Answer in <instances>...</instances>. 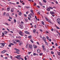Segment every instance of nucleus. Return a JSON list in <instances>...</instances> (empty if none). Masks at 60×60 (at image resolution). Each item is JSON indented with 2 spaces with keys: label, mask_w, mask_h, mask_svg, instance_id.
<instances>
[{
  "label": "nucleus",
  "mask_w": 60,
  "mask_h": 60,
  "mask_svg": "<svg viewBox=\"0 0 60 60\" xmlns=\"http://www.w3.org/2000/svg\"><path fill=\"white\" fill-rule=\"evenodd\" d=\"M24 24V23L22 22H21V23L20 24V25L19 26V27L21 28V29H23L24 27L23 26H22Z\"/></svg>",
  "instance_id": "1"
},
{
  "label": "nucleus",
  "mask_w": 60,
  "mask_h": 60,
  "mask_svg": "<svg viewBox=\"0 0 60 60\" xmlns=\"http://www.w3.org/2000/svg\"><path fill=\"white\" fill-rule=\"evenodd\" d=\"M5 45V44L4 43L0 44V48H3Z\"/></svg>",
  "instance_id": "2"
},
{
  "label": "nucleus",
  "mask_w": 60,
  "mask_h": 60,
  "mask_svg": "<svg viewBox=\"0 0 60 60\" xmlns=\"http://www.w3.org/2000/svg\"><path fill=\"white\" fill-rule=\"evenodd\" d=\"M57 22L59 25H60V19L58 18L57 19Z\"/></svg>",
  "instance_id": "3"
},
{
  "label": "nucleus",
  "mask_w": 60,
  "mask_h": 60,
  "mask_svg": "<svg viewBox=\"0 0 60 60\" xmlns=\"http://www.w3.org/2000/svg\"><path fill=\"white\" fill-rule=\"evenodd\" d=\"M29 49H30L31 50H32V49H33L32 45H29Z\"/></svg>",
  "instance_id": "4"
},
{
  "label": "nucleus",
  "mask_w": 60,
  "mask_h": 60,
  "mask_svg": "<svg viewBox=\"0 0 60 60\" xmlns=\"http://www.w3.org/2000/svg\"><path fill=\"white\" fill-rule=\"evenodd\" d=\"M19 34L20 35H21V36H23V35H24L23 34H23V32H22V31H20V32H19Z\"/></svg>",
  "instance_id": "5"
},
{
  "label": "nucleus",
  "mask_w": 60,
  "mask_h": 60,
  "mask_svg": "<svg viewBox=\"0 0 60 60\" xmlns=\"http://www.w3.org/2000/svg\"><path fill=\"white\" fill-rule=\"evenodd\" d=\"M45 47V45H42V48L43 49L44 51H45V48L44 47Z\"/></svg>",
  "instance_id": "6"
},
{
  "label": "nucleus",
  "mask_w": 60,
  "mask_h": 60,
  "mask_svg": "<svg viewBox=\"0 0 60 60\" xmlns=\"http://www.w3.org/2000/svg\"><path fill=\"white\" fill-rule=\"evenodd\" d=\"M42 39H43V40L44 41V42L46 41V38L45 37H43Z\"/></svg>",
  "instance_id": "7"
},
{
  "label": "nucleus",
  "mask_w": 60,
  "mask_h": 60,
  "mask_svg": "<svg viewBox=\"0 0 60 60\" xmlns=\"http://www.w3.org/2000/svg\"><path fill=\"white\" fill-rule=\"evenodd\" d=\"M15 58H16L17 59H18L19 60H20V59H21V57H18L17 56H15Z\"/></svg>",
  "instance_id": "8"
},
{
  "label": "nucleus",
  "mask_w": 60,
  "mask_h": 60,
  "mask_svg": "<svg viewBox=\"0 0 60 60\" xmlns=\"http://www.w3.org/2000/svg\"><path fill=\"white\" fill-rule=\"evenodd\" d=\"M24 33L26 34H30V33H29L28 32V31H24Z\"/></svg>",
  "instance_id": "9"
},
{
  "label": "nucleus",
  "mask_w": 60,
  "mask_h": 60,
  "mask_svg": "<svg viewBox=\"0 0 60 60\" xmlns=\"http://www.w3.org/2000/svg\"><path fill=\"white\" fill-rule=\"evenodd\" d=\"M13 11H14V10L13 8H12L11 10V12H13Z\"/></svg>",
  "instance_id": "10"
},
{
  "label": "nucleus",
  "mask_w": 60,
  "mask_h": 60,
  "mask_svg": "<svg viewBox=\"0 0 60 60\" xmlns=\"http://www.w3.org/2000/svg\"><path fill=\"white\" fill-rule=\"evenodd\" d=\"M50 13L52 15L53 14H55V13L53 12L52 11H50Z\"/></svg>",
  "instance_id": "11"
},
{
  "label": "nucleus",
  "mask_w": 60,
  "mask_h": 60,
  "mask_svg": "<svg viewBox=\"0 0 60 60\" xmlns=\"http://www.w3.org/2000/svg\"><path fill=\"white\" fill-rule=\"evenodd\" d=\"M4 33L5 34H6L8 33V32L6 31H4Z\"/></svg>",
  "instance_id": "12"
},
{
  "label": "nucleus",
  "mask_w": 60,
  "mask_h": 60,
  "mask_svg": "<svg viewBox=\"0 0 60 60\" xmlns=\"http://www.w3.org/2000/svg\"><path fill=\"white\" fill-rule=\"evenodd\" d=\"M11 9V8L10 7H8L7 8V10L8 11H9V10H10V9Z\"/></svg>",
  "instance_id": "13"
},
{
  "label": "nucleus",
  "mask_w": 60,
  "mask_h": 60,
  "mask_svg": "<svg viewBox=\"0 0 60 60\" xmlns=\"http://www.w3.org/2000/svg\"><path fill=\"white\" fill-rule=\"evenodd\" d=\"M35 32H36V30L35 29L33 30V32L34 34H35Z\"/></svg>",
  "instance_id": "14"
},
{
  "label": "nucleus",
  "mask_w": 60,
  "mask_h": 60,
  "mask_svg": "<svg viewBox=\"0 0 60 60\" xmlns=\"http://www.w3.org/2000/svg\"><path fill=\"white\" fill-rule=\"evenodd\" d=\"M33 47L34 49H36L37 48V46L35 45H33Z\"/></svg>",
  "instance_id": "15"
},
{
  "label": "nucleus",
  "mask_w": 60,
  "mask_h": 60,
  "mask_svg": "<svg viewBox=\"0 0 60 60\" xmlns=\"http://www.w3.org/2000/svg\"><path fill=\"white\" fill-rule=\"evenodd\" d=\"M22 42H20L19 43V45H21V44H22Z\"/></svg>",
  "instance_id": "16"
},
{
  "label": "nucleus",
  "mask_w": 60,
  "mask_h": 60,
  "mask_svg": "<svg viewBox=\"0 0 60 60\" xmlns=\"http://www.w3.org/2000/svg\"><path fill=\"white\" fill-rule=\"evenodd\" d=\"M37 52L38 53H40V50L39 49H38L37 50Z\"/></svg>",
  "instance_id": "17"
},
{
  "label": "nucleus",
  "mask_w": 60,
  "mask_h": 60,
  "mask_svg": "<svg viewBox=\"0 0 60 60\" xmlns=\"http://www.w3.org/2000/svg\"><path fill=\"white\" fill-rule=\"evenodd\" d=\"M19 16H21V15H22V13H21V12H19Z\"/></svg>",
  "instance_id": "18"
},
{
  "label": "nucleus",
  "mask_w": 60,
  "mask_h": 60,
  "mask_svg": "<svg viewBox=\"0 0 60 60\" xmlns=\"http://www.w3.org/2000/svg\"><path fill=\"white\" fill-rule=\"evenodd\" d=\"M47 10L48 11H49L50 10V8H48L47 9Z\"/></svg>",
  "instance_id": "19"
},
{
  "label": "nucleus",
  "mask_w": 60,
  "mask_h": 60,
  "mask_svg": "<svg viewBox=\"0 0 60 60\" xmlns=\"http://www.w3.org/2000/svg\"><path fill=\"white\" fill-rule=\"evenodd\" d=\"M16 38H21V37L20 36H16Z\"/></svg>",
  "instance_id": "20"
},
{
  "label": "nucleus",
  "mask_w": 60,
  "mask_h": 60,
  "mask_svg": "<svg viewBox=\"0 0 60 60\" xmlns=\"http://www.w3.org/2000/svg\"><path fill=\"white\" fill-rule=\"evenodd\" d=\"M57 53L59 56H60V52H57Z\"/></svg>",
  "instance_id": "21"
},
{
  "label": "nucleus",
  "mask_w": 60,
  "mask_h": 60,
  "mask_svg": "<svg viewBox=\"0 0 60 60\" xmlns=\"http://www.w3.org/2000/svg\"><path fill=\"white\" fill-rule=\"evenodd\" d=\"M39 4L40 5H41V6H43V4H42V3L40 2H39Z\"/></svg>",
  "instance_id": "22"
},
{
  "label": "nucleus",
  "mask_w": 60,
  "mask_h": 60,
  "mask_svg": "<svg viewBox=\"0 0 60 60\" xmlns=\"http://www.w3.org/2000/svg\"><path fill=\"white\" fill-rule=\"evenodd\" d=\"M41 23L44 26V22H43V21H42Z\"/></svg>",
  "instance_id": "23"
},
{
  "label": "nucleus",
  "mask_w": 60,
  "mask_h": 60,
  "mask_svg": "<svg viewBox=\"0 0 60 60\" xmlns=\"http://www.w3.org/2000/svg\"><path fill=\"white\" fill-rule=\"evenodd\" d=\"M16 41L17 42H19L20 41H19L18 40L16 39Z\"/></svg>",
  "instance_id": "24"
},
{
  "label": "nucleus",
  "mask_w": 60,
  "mask_h": 60,
  "mask_svg": "<svg viewBox=\"0 0 60 60\" xmlns=\"http://www.w3.org/2000/svg\"><path fill=\"white\" fill-rule=\"evenodd\" d=\"M25 20L26 22H28V20L26 18Z\"/></svg>",
  "instance_id": "25"
},
{
  "label": "nucleus",
  "mask_w": 60,
  "mask_h": 60,
  "mask_svg": "<svg viewBox=\"0 0 60 60\" xmlns=\"http://www.w3.org/2000/svg\"><path fill=\"white\" fill-rule=\"evenodd\" d=\"M45 42V44H46V45H48V43L47 42V41H46Z\"/></svg>",
  "instance_id": "26"
},
{
  "label": "nucleus",
  "mask_w": 60,
  "mask_h": 60,
  "mask_svg": "<svg viewBox=\"0 0 60 60\" xmlns=\"http://www.w3.org/2000/svg\"><path fill=\"white\" fill-rule=\"evenodd\" d=\"M28 38H32V36H28Z\"/></svg>",
  "instance_id": "27"
},
{
  "label": "nucleus",
  "mask_w": 60,
  "mask_h": 60,
  "mask_svg": "<svg viewBox=\"0 0 60 60\" xmlns=\"http://www.w3.org/2000/svg\"><path fill=\"white\" fill-rule=\"evenodd\" d=\"M30 11L32 13V14H34V13L33 12V10H31Z\"/></svg>",
  "instance_id": "28"
},
{
  "label": "nucleus",
  "mask_w": 60,
  "mask_h": 60,
  "mask_svg": "<svg viewBox=\"0 0 60 60\" xmlns=\"http://www.w3.org/2000/svg\"><path fill=\"white\" fill-rule=\"evenodd\" d=\"M13 43L17 44V43L15 42V41H14L13 42Z\"/></svg>",
  "instance_id": "29"
},
{
  "label": "nucleus",
  "mask_w": 60,
  "mask_h": 60,
  "mask_svg": "<svg viewBox=\"0 0 60 60\" xmlns=\"http://www.w3.org/2000/svg\"><path fill=\"white\" fill-rule=\"evenodd\" d=\"M47 40H49V38L48 36H47L46 37Z\"/></svg>",
  "instance_id": "30"
},
{
  "label": "nucleus",
  "mask_w": 60,
  "mask_h": 60,
  "mask_svg": "<svg viewBox=\"0 0 60 60\" xmlns=\"http://www.w3.org/2000/svg\"><path fill=\"white\" fill-rule=\"evenodd\" d=\"M56 27L57 29H60V28L58 27V26H56Z\"/></svg>",
  "instance_id": "31"
},
{
  "label": "nucleus",
  "mask_w": 60,
  "mask_h": 60,
  "mask_svg": "<svg viewBox=\"0 0 60 60\" xmlns=\"http://www.w3.org/2000/svg\"><path fill=\"white\" fill-rule=\"evenodd\" d=\"M29 17L30 18H31V15H30V14H29Z\"/></svg>",
  "instance_id": "32"
},
{
  "label": "nucleus",
  "mask_w": 60,
  "mask_h": 60,
  "mask_svg": "<svg viewBox=\"0 0 60 60\" xmlns=\"http://www.w3.org/2000/svg\"><path fill=\"white\" fill-rule=\"evenodd\" d=\"M10 45H14V44L12 43H10Z\"/></svg>",
  "instance_id": "33"
},
{
  "label": "nucleus",
  "mask_w": 60,
  "mask_h": 60,
  "mask_svg": "<svg viewBox=\"0 0 60 60\" xmlns=\"http://www.w3.org/2000/svg\"><path fill=\"white\" fill-rule=\"evenodd\" d=\"M30 41L31 42H32V43H34V41H33V40L31 39L30 40Z\"/></svg>",
  "instance_id": "34"
},
{
  "label": "nucleus",
  "mask_w": 60,
  "mask_h": 60,
  "mask_svg": "<svg viewBox=\"0 0 60 60\" xmlns=\"http://www.w3.org/2000/svg\"><path fill=\"white\" fill-rule=\"evenodd\" d=\"M14 23H16V20L15 19H14Z\"/></svg>",
  "instance_id": "35"
},
{
  "label": "nucleus",
  "mask_w": 60,
  "mask_h": 60,
  "mask_svg": "<svg viewBox=\"0 0 60 60\" xmlns=\"http://www.w3.org/2000/svg\"><path fill=\"white\" fill-rule=\"evenodd\" d=\"M5 24H6V25H7V26H9V24L7 23H6Z\"/></svg>",
  "instance_id": "36"
},
{
  "label": "nucleus",
  "mask_w": 60,
  "mask_h": 60,
  "mask_svg": "<svg viewBox=\"0 0 60 60\" xmlns=\"http://www.w3.org/2000/svg\"><path fill=\"white\" fill-rule=\"evenodd\" d=\"M45 19H46V20H47V21L48 20V19L47 18V17H45Z\"/></svg>",
  "instance_id": "37"
},
{
  "label": "nucleus",
  "mask_w": 60,
  "mask_h": 60,
  "mask_svg": "<svg viewBox=\"0 0 60 60\" xmlns=\"http://www.w3.org/2000/svg\"><path fill=\"white\" fill-rule=\"evenodd\" d=\"M43 2H44V3H46V1L45 0H43Z\"/></svg>",
  "instance_id": "38"
},
{
  "label": "nucleus",
  "mask_w": 60,
  "mask_h": 60,
  "mask_svg": "<svg viewBox=\"0 0 60 60\" xmlns=\"http://www.w3.org/2000/svg\"><path fill=\"white\" fill-rule=\"evenodd\" d=\"M15 52L16 53H17V54H19V53L18 52Z\"/></svg>",
  "instance_id": "39"
},
{
  "label": "nucleus",
  "mask_w": 60,
  "mask_h": 60,
  "mask_svg": "<svg viewBox=\"0 0 60 60\" xmlns=\"http://www.w3.org/2000/svg\"><path fill=\"white\" fill-rule=\"evenodd\" d=\"M49 8H50L51 9H53V8H51L50 7H49Z\"/></svg>",
  "instance_id": "40"
},
{
  "label": "nucleus",
  "mask_w": 60,
  "mask_h": 60,
  "mask_svg": "<svg viewBox=\"0 0 60 60\" xmlns=\"http://www.w3.org/2000/svg\"><path fill=\"white\" fill-rule=\"evenodd\" d=\"M26 56H25V60H27V58H26Z\"/></svg>",
  "instance_id": "41"
},
{
  "label": "nucleus",
  "mask_w": 60,
  "mask_h": 60,
  "mask_svg": "<svg viewBox=\"0 0 60 60\" xmlns=\"http://www.w3.org/2000/svg\"><path fill=\"white\" fill-rule=\"evenodd\" d=\"M51 53L52 54H54V52H51Z\"/></svg>",
  "instance_id": "42"
},
{
  "label": "nucleus",
  "mask_w": 60,
  "mask_h": 60,
  "mask_svg": "<svg viewBox=\"0 0 60 60\" xmlns=\"http://www.w3.org/2000/svg\"><path fill=\"white\" fill-rule=\"evenodd\" d=\"M31 53H32V52H28V55H30V54H31Z\"/></svg>",
  "instance_id": "43"
},
{
  "label": "nucleus",
  "mask_w": 60,
  "mask_h": 60,
  "mask_svg": "<svg viewBox=\"0 0 60 60\" xmlns=\"http://www.w3.org/2000/svg\"><path fill=\"white\" fill-rule=\"evenodd\" d=\"M6 15H7V16L8 17V16H9V15L8 14V13H7V14Z\"/></svg>",
  "instance_id": "44"
},
{
  "label": "nucleus",
  "mask_w": 60,
  "mask_h": 60,
  "mask_svg": "<svg viewBox=\"0 0 60 60\" xmlns=\"http://www.w3.org/2000/svg\"><path fill=\"white\" fill-rule=\"evenodd\" d=\"M1 53H5V52H4V51H3L2 52H1Z\"/></svg>",
  "instance_id": "45"
},
{
  "label": "nucleus",
  "mask_w": 60,
  "mask_h": 60,
  "mask_svg": "<svg viewBox=\"0 0 60 60\" xmlns=\"http://www.w3.org/2000/svg\"><path fill=\"white\" fill-rule=\"evenodd\" d=\"M42 54H43L42 53H40V56H41V55H42Z\"/></svg>",
  "instance_id": "46"
},
{
  "label": "nucleus",
  "mask_w": 60,
  "mask_h": 60,
  "mask_svg": "<svg viewBox=\"0 0 60 60\" xmlns=\"http://www.w3.org/2000/svg\"><path fill=\"white\" fill-rule=\"evenodd\" d=\"M6 14V13L4 12L3 14L4 15V16H5V14Z\"/></svg>",
  "instance_id": "47"
},
{
  "label": "nucleus",
  "mask_w": 60,
  "mask_h": 60,
  "mask_svg": "<svg viewBox=\"0 0 60 60\" xmlns=\"http://www.w3.org/2000/svg\"><path fill=\"white\" fill-rule=\"evenodd\" d=\"M24 15L25 17H26V14H24Z\"/></svg>",
  "instance_id": "48"
},
{
  "label": "nucleus",
  "mask_w": 60,
  "mask_h": 60,
  "mask_svg": "<svg viewBox=\"0 0 60 60\" xmlns=\"http://www.w3.org/2000/svg\"><path fill=\"white\" fill-rule=\"evenodd\" d=\"M9 47H11V45L10 44L9 45H8Z\"/></svg>",
  "instance_id": "49"
},
{
  "label": "nucleus",
  "mask_w": 60,
  "mask_h": 60,
  "mask_svg": "<svg viewBox=\"0 0 60 60\" xmlns=\"http://www.w3.org/2000/svg\"><path fill=\"white\" fill-rule=\"evenodd\" d=\"M18 6L19 7H20V8H21V6L20 5H18Z\"/></svg>",
  "instance_id": "50"
},
{
  "label": "nucleus",
  "mask_w": 60,
  "mask_h": 60,
  "mask_svg": "<svg viewBox=\"0 0 60 60\" xmlns=\"http://www.w3.org/2000/svg\"><path fill=\"white\" fill-rule=\"evenodd\" d=\"M55 45L56 46H58V45H57V43H56V44H55Z\"/></svg>",
  "instance_id": "51"
},
{
  "label": "nucleus",
  "mask_w": 60,
  "mask_h": 60,
  "mask_svg": "<svg viewBox=\"0 0 60 60\" xmlns=\"http://www.w3.org/2000/svg\"><path fill=\"white\" fill-rule=\"evenodd\" d=\"M7 30H8V32H10V30H9V29H8L7 28Z\"/></svg>",
  "instance_id": "52"
},
{
  "label": "nucleus",
  "mask_w": 60,
  "mask_h": 60,
  "mask_svg": "<svg viewBox=\"0 0 60 60\" xmlns=\"http://www.w3.org/2000/svg\"><path fill=\"white\" fill-rule=\"evenodd\" d=\"M33 55L34 56H35V55H36V53H34Z\"/></svg>",
  "instance_id": "53"
},
{
  "label": "nucleus",
  "mask_w": 60,
  "mask_h": 60,
  "mask_svg": "<svg viewBox=\"0 0 60 60\" xmlns=\"http://www.w3.org/2000/svg\"><path fill=\"white\" fill-rule=\"evenodd\" d=\"M29 13V11H27L26 12V14H28V13Z\"/></svg>",
  "instance_id": "54"
},
{
  "label": "nucleus",
  "mask_w": 60,
  "mask_h": 60,
  "mask_svg": "<svg viewBox=\"0 0 60 60\" xmlns=\"http://www.w3.org/2000/svg\"><path fill=\"white\" fill-rule=\"evenodd\" d=\"M28 19H29V20H30V19H30V18L29 17H28Z\"/></svg>",
  "instance_id": "55"
},
{
  "label": "nucleus",
  "mask_w": 60,
  "mask_h": 60,
  "mask_svg": "<svg viewBox=\"0 0 60 60\" xmlns=\"http://www.w3.org/2000/svg\"><path fill=\"white\" fill-rule=\"evenodd\" d=\"M55 2L56 4H58V2H57V1H56Z\"/></svg>",
  "instance_id": "56"
},
{
  "label": "nucleus",
  "mask_w": 60,
  "mask_h": 60,
  "mask_svg": "<svg viewBox=\"0 0 60 60\" xmlns=\"http://www.w3.org/2000/svg\"><path fill=\"white\" fill-rule=\"evenodd\" d=\"M53 30H53V28L51 29V30L52 31H53Z\"/></svg>",
  "instance_id": "57"
},
{
  "label": "nucleus",
  "mask_w": 60,
  "mask_h": 60,
  "mask_svg": "<svg viewBox=\"0 0 60 60\" xmlns=\"http://www.w3.org/2000/svg\"><path fill=\"white\" fill-rule=\"evenodd\" d=\"M16 51H19V49H17Z\"/></svg>",
  "instance_id": "58"
},
{
  "label": "nucleus",
  "mask_w": 60,
  "mask_h": 60,
  "mask_svg": "<svg viewBox=\"0 0 60 60\" xmlns=\"http://www.w3.org/2000/svg\"><path fill=\"white\" fill-rule=\"evenodd\" d=\"M36 5V4H35V3H34V6H35V5Z\"/></svg>",
  "instance_id": "59"
},
{
  "label": "nucleus",
  "mask_w": 60,
  "mask_h": 60,
  "mask_svg": "<svg viewBox=\"0 0 60 60\" xmlns=\"http://www.w3.org/2000/svg\"><path fill=\"white\" fill-rule=\"evenodd\" d=\"M17 14H15V17H16V18H17Z\"/></svg>",
  "instance_id": "60"
},
{
  "label": "nucleus",
  "mask_w": 60,
  "mask_h": 60,
  "mask_svg": "<svg viewBox=\"0 0 60 60\" xmlns=\"http://www.w3.org/2000/svg\"><path fill=\"white\" fill-rule=\"evenodd\" d=\"M10 32H11V33H13V31H11Z\"/></svg>",
  "instance_id": "61"
},
{
  "label": "nucleus",
  "mask_w": 60,
  "mask_h": 60,
  "mask_svg": "<svg viewBox=\"0 0 60 60\" xmlns=\"http://www.w3.org/2000/svg\"><path fill=\"white\" fill-rule=\"evenodd\" d=\"M40 31H41V32H42V30H40Z\"/></svg>",
  "instance_id": "62"
},
{
  "label": "nucleus",
  "mask_w": 60,
  "mask_h": 60,
  "mask_svg": "<svg viewBox=\"0 0 60 60\" xmlns=\"http://www.w3.org/2000/svg\"><path fill=\"white\" fill-rule=\"evenodd\" d=\"M26 7V8H27V9H28V8H29V7Z\"/></svg>",
  "instance_id": "63"
},
{
  "label": "nucleus",
  "mask_w": 60,
  "mask_h": 60,
  "mask_svg": "<svg viewBox=\"0 0 60 60\" xmlns=\"http://www.w3.org/2000/svg\"><path fill=\"white\" fill-rule=\"evenodd\" d=\"M2 37H4V35H2Z\"/></svg>",
  "instance_id": "64"
}]
</instances>
